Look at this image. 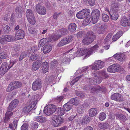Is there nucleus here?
I'll return each instance as SVG.
<instances>
[{
    "mask_svg": "<svg viewBox=\"0 0 130 130\" xmlns=\"http://www.w3.org/2000/svg\"><path fill=\"white\" fill-rule=\"evenodd\" d=\"M99 47L97 44H96L90 48L83 49L82 48L79 49L76 52L75 55L76 57H80L86 54L84 58H88L90 55L95 52L98 50Z\"/></svg>",
    "mask_w": 130,
    "mask_h": 130,
    "instance_id": "f257e3e1",
    "label": "nucleus"
},
{
    "mask_svg": "<svg viewBox=\"0 0 130 130\" xmlns=\"http://www.w3.org/2000/svg\"><path fill=\"white\" fill-rule=\"evenodd\" d=\"M41 98V96L38 94L32 96L30 100V104L26 107H25L22 110V112L24 113H27L29 112L31 110H35L36 104L38 101Z\"/></svg>",
    "mask_w": 130,
    "mask_h": 130,
    "instance_id": "f03ea898",
    "label": "nucleus"
},
{
    "mask_svg": "<svg viewBox=\"0 0 130 130\" xmlns=\"http://www.w3.org/2000/svg\"><path fill=\"white\" fill-rule=\"evenodd\" d=\"M57 108L54 105L47 106L46 108H44V112L47 115L49 116L53 113L56 111Z\"/></svg>",
    "mask_w": 130,
    "mask_h": 130,
    "instance_id": "7ed1b4c3",
    "label": "nucleus"
},
{
    "mask_svg": "<svg viewBox=\"0 0 130 130\" xmlns=\"http://www.w3.org/2000/svg\"><path fill=\"white\" fill-rule=\"evenodd\" d=\"M100 15V11L96 9L93 10L92 12V22L93 24L96 23L98 21Z\"/></svg>",
    "mask_w": 130,
    "mask_h": 130,
    "instance_id": "20e7f679",
    "label": "nucleus"
},
{
    "mask_svg": "<svg viewBox=\"0 0 130 130\" xmlns=\"http://www.w3.org/2000/svg\"><path fill=\"white\" fill-rule=\"evenodd\" d=\"M11 68L10 64L7 62H4L2 64L1 67H0V74L3 75Z\"/></svg>",
    "mask_w": 130,
    "mask_h": 130,
    "instance_id": "39448f33",
    "label": "nucleus"
},
{
    "mask_svg": "<svg viewBox=\"0 0 130 130\" xmlns=\"http://www.w3.org/2000/svg\"><path fill=\"white\" fill-rule=\"evenodd\" d=\"M121 66L118 64H113L109 66L107 69L108 72L110 73L118 72L121 70Z\"/></svg>",
    "mask_w": 130,
    "mask_h": 130,
    "instance_id": "423d86ee",
    "label": "nucleus"
},
{
    "mask_svg": "<svg viewBox=\"0 0 130 130\" xmlns=\"http://www.w3.org/2000/svg\"><path fill=\"white\" fill-rule=\"evenodd\" d=\"M42 81L40 79L37 80L32 84V88L34 91L40 89L42 87Z\"/></svg>",
    "mask_w": 130,
    "mask_h": 130,
    "instance_id": "0eeeda50",
    "label": "nucleus"
},
{
    "mask_svg": "<svg viewBox=\"0 0 130 130\" xmlns=\"http://www.w3.org/2000/svg\"><path fill=\"white\" fill-rule=\"evenodd\" d=\"M94 63V65L92 67L93 70H99L102 68L104 67V62L101 61L96 60Z\"/></svg>",
    "mask_w": 130,
    "mask_h": 130,
    "instance_id": "6e6552de",
    "label": "nucleus"
},
{
    "mask_svg": "<svg viewBox=\"0 0 130 130\" xmlns=\"http://www.w3.org/2000/svg\"><path fill=\"white\" fill-rule=\"evenodd\" d=\"M120 24L122 26L125 27L130 25V18L128 19L125 16H123L120 20Z\"/></svg>",
    "mask_w": 130,
    "mask_h": 130,
    "instance_id": "1a4fd4ad",
    "label": "nucleus"
},
{
    "mask_svg": "<svg viewBox=\"0 0 130 130\" xmlns=\"http://www.w3.org/2000/svg\"><path fill=\"white\" fill-rule=\"evenodd\" d=\"M72 37L69 36L62 39L59 43L58 46L60 47L69 43L72 40Z\"/></svg>",
    "mask_w": 130,
    "mask_h": 130,
    "instance_id": "9d476101",
    "label": "nucleus"
},
{
    "mask_svg": "<svg viewBox=\"0 0 130 130\" xmlns=\"http://www.w3.org/2000/svg\"><path fill=\"white\" fill-rule=\"evenodd\" d=\"M36 8V11L40 14L44 15L46 13L45 7L42 6L40 4H38L37 5Z\"/></svg>",
    "mask_w": 130,
    "mask_h": 130,
    "instance_id": "9b49d317",
    "label": "nucleus"
},
{
    "mask_svg": "<svg viewBox=\"0 0 130 130\" xmlns=\"http://www.w3.org/2000/svg\"><path fill=\"white\" fill-rule=\"evenodd\" d=\"M107 11L111 16V18L113 20H116L119 17V14L118 11H115L113 10H109L108 9L107 10Z\"/></svg>",
    "mask_w": 130,
    "mask_h": 130,
    "instance_id": "f8f14e48",
    "label": "nucleus"
},
{
    "mask_svg": "<svg viewBox=\"0 0 130 130\" xmlns=\"http://www.w3.org/2000/svg\"><path fill=\"white\" fill-rule=\"evenodd\" d=\"M111 98L112 100L117 101H122L123 100V97L122 95L118 93H115L112 95Z\"/></svg>",
    "mask_w": 130,
    "mask_h": 130,
    "instance_id": "ddd939ff",
    "label": "nucleus"
},
{
    "mask_svg": "<svg viewBox=\"0 0 130 130\" xmlns=\"http://www.w3.org/2000/svg\"><path fill=\"white\" fill-rule=\"evenodd\" d=\"M12 110L8 108L4 120V122L5 123L7 122L13 115V112L12 111Z\"/></svg>",
    "mask_w": 130,
    "mask_h": 130,
    "instance_id": "4468645a",
    "label": "nucleus"
},
{
    "mask_svg": "<svg viewBox=\"0 0 130 130\" xmlns=\"http://www.w3.org/2000/svg\"><path fill=\"white\" fill-rule=\"evenodd\" d=\"M25 35L24 31L20 29L16 32L15 37L18 39H23Z\"/></svg>",
    "mask_w": 130,
    "mask_h": 130,
    "instance_id": "2eb2a0df",
    "label": "nucleus"
},
{
    "mask_svg": "<svg viewBox=\"0 0 130 130\" xmlns=\"http://www.w3.org/2000/svg\"><path fill=\"white\" fill-rule=\"evenodd\" d=\"M92 76L93 79H94V84L100 83L102 80V77L98 75L97 73H94Z\"/></svg>",
    "mask_w": 130,
    "mask_h": 130,
    "instance_id": "dca6fc26",
    "label": "nucleus"
},
{
    "mask_svg": "<svg viewBox=\"0 0 130 130\" xmlns=\"http://www.w3.org/2000/svg\"><path fill=\"white\" fill-rule=\"evenodd\" d=\"M113 57L118 60L122 61L124 60L126 57L125 55L123 54L117 53L113 55Z\"/></svg>",
    "mask_w": 130,
    "mask_h": 130,
    "instance_id": "f3484780",
    "label": "nucleus"
},
{
    "mask_svg": "<svg viewBox=\"0 0 130 130\" xmlns=\"http://www.w3.org/2000/svg\"><path fill=\"white\" fill-rule=\"evenodd\" d=\"M41 61L40 60H37L33 62L32 66V69L33 70L36 71L40 67Z\"/></svg>",
    "mask_w": 130,
    "mask_h": 130,
    "instance_id": "a211bd4d",
    "label": "nucleus"
},
{
    "mask_svg": "<svg viewBox=\"0 0 130 130\" xmlns=\"http://www.w3.org/2000/svg\"><path fill=\"white\" fill-rule=\"evenodd\" d=\"M19 102V101L18 100L14 99L10 103L8 108L13 110L18 105Z\"/></svg>",
    "mask_w": 130,
    "mask_h": 130,
    "instance_id": "6ab92c4d",
    "label": "nucleus"
},
{
    "mask_svg": "<svg viewBox=\"0 0 130 130\" xmlns=\"http://www.w3.org/2000/svg\"><path fill=\"white\" fill-rule=\"evenodd\" d=\"M89 39L92 42L95 38L94 34L92 31H89L87 32L86 35L85 36Z\"/></svg>",
    "mask_w": 130,
    "mask_h": 130,
    "instance_id": "aec40b11",
    "label": "nucleus"
},
{
    "mask_svg": "<svg viewBox=\"0 0 130 130\" xmlns=\"http://www.w3.org/2000/svg\"><path fill=\"white\" fill-rule=\"evenodd\" d=\"M28 55L29 57V61L30 62L35 60L39 58V56L38 55L35 54L33 53L29 52Z\"/></svg>",
    "mask_w": 130,
    "mask_h": 130,
    "instance_id": "412c9836",
    "label": "nucleus"
},
{
    "mask_svg": "<svg viewBox=\"0 0 130 130\" xmlns=\"http://www.w3.org/2000/svg\"><path fill=\"white\" fill-rule=\"evenodd\" d=\"M52 49V46L50 45L47 44L44 45L42 49V50L44 53L46 54L51 51Z\"/></svg>",
    "mask_w": 130,
    "mask_h": 130,
    "instance_id": "4be33fe9",
    "label": "nucleus"
},
{
    "mask_svg": "<svg viewBox=\"0 0 130 130\" xmlns=\"http://www.w3.org/2000/svg\"><path fill=\"white\" fill-rule=\"evenodd\" d=\"M63 108L66 111H67L72 108L73 105L69 101L64 104L63 106Z\"/></svg>",
    "mask_w": 130,
    "mask_h": 130,
    "instance_id": "5701e85b",
    "label": "nucleus"
},
{
    "mask_svg": "<svg viewBox=\"0 0 130 130\" xmlns=\"http://www.w3.org/2000/svg\"><path fill=\"white\" fill-rule=\"evenodd\" d=\"M123 32L122 31H120L117 32L116 34L114 35L112 37V40L115 41L122 35Z\"/></svg>",
    "mask_w": 130,
    "mask_h": 130,
    "instance_id": "b1692460",
    "label": "nucleus"
},
{
    "mask_svg": "<svg viewBox=\"0 0 130 130\" xmlns=\"http://www.w3.org/2000/svg\"><path fill=\"white\" fill-rule=\"evenodd\" d=\"M34 120L40 122H45L46 121V119L45 118L41 116H38L35 118Z\"/></svg>",
    "mask_w": 130,
    "mask_h": 130,
    "instance_id": "393cba45",
    "label": "nucleus"
},
{
    "mask_svg": "<svg viewBox=\"0 0 130 130\" xmlns=\"http://www.w3.org/2000/svg\"><path fill=\"white\" fill-rule=\"evenodd\" d=\"M97 112V110L96 108H92L89 110V116L93 117L95 116Z\"/></svg>",
    "mask_w": 130,
    "mask_h": 130,
    "instance_id": "a878e982",
    "label": "nucleus"
},
{
    "mask_svg": "<svg viewBox=\"0 0 130 130\" xmlns=\"http://www.w3.org/2000/svg\"><path fill=\"white\" fill-rule=\"evenodd\" d=\"M99 74L102 77V78H107L109 77V75L105 71L102 70L99 72Z\"/></svg>",
    "mask_w": 130,
    "mask_h": 130,
    "instance_id": "bb28decb",
    "label": "nucleus"
},
{
    "mask_svg": "<svg viewBox=\"0 0 130 130\" xmlns=\"http://www.w3.org/2000/svg\"><path fill=\"white\" fill-rule=\"evenodd\" d=\"M22 9V7L20 6L17 7L15 9V12L20 18L22 17V14L23 13Z\"/></svg>",
    "mask_w": 130,
    "mask_h": 130,
    "instance_id": "cd10ccee",
    "label": "nucleus"
},
{
    "mask_svg": "<svg viewBox=\"0 0 130 130\" xmlns=\"http://www.w3.org/2000/svg\"><path fill=\"white\" fill-rule=\"evenodd\" d=\"M52 118L53 120H55L56 121H60V123L62 124L63 122V120L59 115H53V116Z\"/></svg>",
    "mask_w": 130,
    "mask_h": 130,
    "instance_id": "c85d7f7f",
    "label": "nucleus"
},
{
    "mask_svg": "<svg viewBox=\"0 0 130 130\" xmlns=\"http://www.w3.org/2000/svg\"><path fill=\"white\" fill-rule=\"evenodd\" d=\"M91 118L89 117L88 115L85 116L82 119V124L84 125L85 124L88 123L91 119Z\"/></svg>",
    "mask_w": 130,
    "mask_h": 130,
    "instance_id": "c756f323",
    "label": "nucleus"
},
{
    "mask_svg": "<svg viewBox=\"0 0 130 130\" xmlns=\"http://www.w3.org/2000/svg\"><path fill=\"white\" fill-rule=\"evenodd\" d=\"M58 33L61 35H67L68 33V31L67 29L63 28L60 29L57 31Z\"/></svg>",
    "mask_w": 130,
    "mask_h": 130,
    "instance_id": "7c9ffc66",
    "label": "nucleus"
},
{
    "mask_svg": "<svg viewBox=\"0 0 130 130\" xmlns=\"http://www.w3.org/2000/svg\"><path fill=\"white\" fill-rule=\"evenodd\" d=\"M69 101L72 105H77L79 103V100L76 97L71 99Z\"/></svg>",
    "mask_w": 130,
    "mask_h": 130,
    "instance_id": "2f4dec72",
    "label": "nucleus"
},
{
    "mask_svg": "<svg viewBox=\"0 0 130 130\" xmlns=\"http://www.w3.org/2000/svg\"><path fill=\"white\" fill-rule=\"evenodd\" d=\"M42 64L43 65L42 69L44 73H45L47 72L48 70V63L46 62H43Z\"/></svg>",
    "mask_w": 130,
    "mask_h": 130,
    "instance_id": "473e14b6",
    "label": "nucleus"
},
{
    "mask_svg": "<svg viewBox=\"0 0 130 130\" xmlns=\"http://www.w3.org/2000/svg\"><path fill=\"white\" fill-rule=\"evenodd\" d=\"M116 117L120 121H125L126 120V116L123 115L117 114Z\"/></svg>",
    "mask_w": 130,
    "mask_h": 130,
    "instance_id": "72a5a7b5",
    "label": "nucleus"
},
{
    "mask_svg": "<svg viewBox=\"0 0 130 130\" xmlns=\"http://www.w3.org/2000/svg\"><path fill=\"white\" fill-rule=\"evenodd\" d=\"M76 28V25L74 23H71L68 27V29L71 31H75Z\"/></svg>",
    "mask_w": 130,
    "mask_h": 130,
    "instance_id": "f704fd0d",
    "label": "nucleus"
},
{
    "mask_svg": "<svg viewBox=\"0 0 130 130\" xmlns=\"http://www.w3.org/2000/svg\"><path fill=\"white\" fill-rule=\"evenodd\" d=\"M13 87H14L15 89L19 88L22 86V83L19 82H12V85Z\"/></svg>",
    "mask_w": 130,
    "mask_h": 130,
    "instance_id": "c9c22d12",
    "label": "nucleus"
},
{
    "mask_svg": "<svg viewBox=\"0 0 130 130\" xmlns=\"http://www.w3.org/2000/svg\"><path fill=\"white\" fill-rule=\"evenodd\" d=\"M107 28L106 25L103 24L101 25L100 30L99 31V34H103L105 32Z\"/></svg>",
    "mask_w": 130,
    "mask_h": 130,
    "instance_id": "e433bc0d",
    "label": "nucleus"
},
{
    "mask_svg": "<svg viewBox=\"0 0 130 130\" xmlns=\"http://www.w3.org/2000/svg\"><path fill=\"white\" fill-rule=\"evenodd\" d=\"M4 39L6 41L8 42H10L13 41V38L11 35H7L4 36Z\"/></svg>",
    "mask_w": 130,
    "mask_h": 130,
    "instance_id": "4c0bfd02",
    "label": "nucleus"
},
{
    "mask_svg": "<svg viewBox=\"0 0 130 130\" xmlns=\"http://www.w3.org/2000/svg\"><path fill=\"white\" fill-rule=\"evenodd\" d=\"M26 16L27 18L34 17L32 11L30 9H28L27 10Z\"/></svg>",
    "mask_w": 130,
    "mask_h": 130,
    "instance_id": "58836bf2",
    "label": "nucleus"
},
{
    "mask_svg": "<svg viewBox=\"0 0 130 130\" xmlns=\"http://www.w3.org/2000/svg\"><path fill=\"white\" fill-rule=\"evenodd\" d=\"M76 16L77 18L80 19H83L86 17L82 10L77 14Z\"/></svg>",
    "mask_w": 130,
    "mask_h": 130,
    "instance_id": "ea45409f",
    "label": "nucleus"
},
{
    "mask_svg": "<svg viewBox=\"0 0 130 130\" xmlns=\"http://www.w3.org/2000/svg\"><path fill=\"white\" fill-rule=\"evenodd\" d=\"M112 8L110 10H113L115 11H117L119 9V4L116 3L112 4Z\"/></svg>",
    "mask_w": 130,
    "mask_h": 130,
    "instance_id": "a19ab883",
    "label": "nucleus"
},
{
    "mask_svg": "<svg viewBox=\"0 0 130 130\" xmlns=\"http://www.w3.org/2000/svg\"><path fill=\"white\" fill-rule=\"evenodd\" d=\"M83 44L85 45H88L91 43L92 41H90L89 39L85 37L82 41Z\"/></svg>",
    "mask_w": 130,
    "mask_h": 130,
    "instance_id": "79ce46f5",
    "label": "nucleus"
},
{
    "mask_svg": "<svg viewBox=\"0 0 130 130\" xmlns=\"http://www.w3.org/2000/svg\"><path fill=\"white\" fill-rule=\"evenodd\" d=\"M109 124L106 122L101 123L100 125V127L101 129H105L108 127Z\"/></svg>",
    "mask_w": 130,
    "mask_h": 130,
    "instance_id": "37998d69",
    "label": "nucleus"
},
{
    "mask_svg": "<svg viewBox=\"0 0 130 130\" xmlns=\"http://www.w3.org/2000/svg\"><path fill=\"white\" fill-rule=\"evenodd\" d=\"M96 92H104L105 90V88L103 87H101L99 86H97L95 87Z\"/></svg>",
    "mask_w": 130,
    "mask_h": 130,
    "instance_id": "c03bdc74",
    "label": "nucleus"
},
{
    "mask_svg": "<svg viewBox=\"0 0 130 130\" xmlns=\"http://www.w3.org/2000/svg\"><path fill=\"white\" fill-rule=\"evenodd\" d=\"M3 31L4 33L7 34L10 32V28L8 25H6L3 28Z\"/></svg>",
    "mask_w": 130,
    "mask_h": 130,
    "instance_id": "a18cd8bd",
    "label": "nucleus"
},
{
    "mask_svg": "<svg viewBox=\"0 0 130 130\" xmlns=\"http://www.w3.org/2000/svg\"><path fill=\"white\" fill-rule=\"evenodd\" d=\"M75 93L77 96H79L81 98H83L85 96L84 93L81 91L76 90Z\"/></svg>",
    "mask_w": 130,
    "mask_h": 130,
    "instance_id": "49530a36",
    "label": "nucleus"
},
{
    "mask_svg": "<svg viewBox=\"0 0 130 130\" xmlns=\"http://www.w3.org/2000/svg\"><path fill=\"white\" fill-rule=\"evenodd\" d=\"M8 55L5 52H1L0 53V58L2 59H5L8 57Z\"/></svg>",
    "mask_w": 130,
    "mask_h": 130,
    "instance_id": "de8ad7c7",
    "label": "nucleus"
},
{
    "mask_svg": "<svg viewBox=\"0 0 130 130\" xmlns=\"http://www.w3.org/2000/svg\"><path fill=\"white\" fill-rule=\"evenodd\" d=\"M109 17L108 15L105 14H102V20L104 22H108L109 21Z\"/></svg>",
    "mask_w": 130,
    "mask_h": 130,
    "instance_id": "09e8293b",
    "label": "nucleus"
},
{
    "mask_svg": "<svg viewBox=\"0 0 130 130\" xmlns=\"http://www.w3.org/2000/svg\"><path fill=\"white\" fill-rule=\"evenodd\" d=\"M106 114L104 112L100 113L99 115V119L101 121L104 120L106 117Z\"/></svg>",
    "mask_w": 130,
    "mask_h": 130,
    "instance_id": "8fccbe9b",
    "label": "nucleus"
},
{
    "mask_svg": "<svg viewBox=\"0 0 130 130\" xmlns=\"http://www.w3.org/2000/svg\"><path fill=\"white\" fill-rule=\"evenodd\" d=\"M28 20L29 23L32 25H34L36 23V20L35 17L27 18Z\"/></svg>",
    "mask_w": 130,
    "mask_h": 130,
    "instance_id": "3c124183",
    "label": "nucleus"
},
{
    "mask_svg": "<svg viewBox=\"0 0 130 130\" xmlns=\"http://www.w3.org/2000/svg\"><path fill=\"white\" fill-rule=\"evenodd\" d=\"M64 110L62 108H58V113L59 115L62 116L65 113Z\"/></svg>",
    "mask_w": 130,
    "mask_h": 130,
    "instance_id": "603ef678",
    "label": "nucleus"
},
{
    "mask_svg": "<svg viewBox=\"0 0 130 130\" xmlns=\"http://www.w3.org/2000/svg\"><path fill=\"white\" fill-rule=\"evenodd\" d=\"M59 122L60 121H56L55 120H53L52 122V124L54 126L57 127L60 126L61 124Z\"/></svg>",
    "mask_w": 130,
    "mask_h": 130,
    "instance_id": "864d4df0",
    "label": "nucleus"
},
{
    "mask_svg": "<svg viewBox=\"0 0 130 130\" xmlns=\"http://www.w3.org/2000/svg\"><path fill=\"white\" fill-rule=\"evenodd\" d=\"M61 36L60 35L51 36H50V38H52L53 41H56L59 38L61 37Z\"/></svg>",
    "mask_w": 130,
    "mask_h": 130,
    "instance_id": "5fc2aeb1",
    "label": "nucleus"
},
{
    "mask_svg": "<svg viewBox=\"0 0 130 130\" xmlns=\"http://www.w3.org/2000/svg\"><path fill=\"white\" fill-rule=\"evenodd\" d=\"M47 39L46 38H44L41 40L39 42V45L40 46H43L47 42Z\"/></svg>",
    "mask_w": 130,
    "mask_h": 130,
    "instance_id": "6e6d98bb",
    "label": "nucleus"
},
{
    "mask_svg": "<svg viewBox=\"0 0 130 130\" xmlns=\"http://www.w3.org/2000/svg\"><path fill=\"white\" fill-rule=\"evenodd\" d=\"M82 10L83 13H84L86 17L89 15L90 12V10L89 9H85Z\"/></svg>",
    "mask_w": 130,
    "mask_h": 130,
    "instance_id": "4d7b16f0",
    "label": "nucleus"
},
{
    "mask_svg": "<svg viewBox=\"0 0 130 130\" xmlns=\"http://www.w3.org/2000/svg\"><path fill=\"white\" fill-rule=\"evenodd\" d=\"M31 126V127L33 130H35L38 127L39 124L37 123L34 122L32 124Z\"/></svg>",
    "mask_w": 130,
    "mask_h": 130,
    "instance_id": "13d9d810",
    "label": "nucleus"
},
{
    "mask_svg": "<svg viewBox=\"0 0 130 130\" xmlns=\"http://www.w3.org/2000/svg\"><path fill=\"white\" fill-rule=\"evenodd\" d=\"M90 22V20L88 17H87L83 21V24L85 25H87Z\"/></svg>",
    "mask_w": 130,
    "mask_h": 130,
    "instance_id": "bf43d9fd",
    "label": "nucleus"
},
{
    "mask_svg": "<svg viewBox=\"0 0 130 130\" xmlns=\"http://www.w3.org/2000/svg\"><path fill=\"white\" fill-rule=\"evenodd\" d=\"M26 55L27 54L26 52H22L20 55L19 59V61H21L22 60L26 57Z\"/></svg>",
    "mask_w": 130,
    "mask_h": 130,
    "instance_id": "052dcab7",
    "label": "nucleus"
},
{
    "mask_svg": "<svg viewBox=\"0 0 130 130\" xmlns=\"http://www.w3.org/2000/svg\"><path fill=\"white\" fill-rule=\"evenodd\" d=\"M50 64L51 67L53 68L56 66L58 64V62L57 61L54 60L52 61Z\"/></svg>",
    "mask_w": 130,
    "mask_h": 130,
    "instance_id": "680f3d73",
    "label": "nucleus"
},
{
    "mask_svg": "<svg viewBox=\"0 0 130 130\" xmlns=\"http://www.w3.org/2000/svg\"><path fill=\"white\" fill-rule=\"evenodd\" d=\"M21 130H28V126L27 124L25 123L23 124L21 126Z\"/></svg>",
    "mask_w": 130,
    "mask_h": 130,
    "instance_id": "e2e57ef3",
    "label": "nucleus"
},
{
    "mask_svg": "<svg viewBox=\"0 0 130 130\" xmlns=\"http://www.w3.org/2000/svg\"><path fill=\"white\" fill-rule=\"evenodd\" d=\"M64 98V96L63 95L58 96L56 98V99L57 101L58 102H60Z\"/></svg>",
    "mask_w": 130,
    "mask_h": 130,
    "instance_id": "0e129e2a",
    "label": "nucleus"
},
{
    "mask_svg": "<svg viewBox=\"0 0 130 130\" xmlns=\"http://www.w3.org/2000/svg\"><path fill=\"white\" fill-rule=\"evenodd\" d=\"M18 59H15L13 61H11L10 62V67H12L14 65V64H15L17 62V61L18 60Z\"/></svg>",
    "mask_w": 130,
    "mask_h": 130,
    "instance_id": "69168bd1",
    "label": "nucleus"
},
{
    "mask_svg": "<svg viewBox=\"0 0 130 130\" xmlns=\"http://www.w3.org/2000/svg\"><path fill=\"white\" fill-rule=\"evenodd\" d=\"M29 32L31 34H35L36 33V31L35 29L32 28H28Z\"/></svg>",
    "mask_w": 130,
    "mask_h": 130,
    "instance_id": "338daca9",
    "label": "nucleus"
},
{
    "mask_svg": "<svg viewBox=\"0 0 130 130\" xmlns=\"http://www.w3.org/2000/svg\"><path fill=\"white\" fill-rule=\"evenodd\" d=\"M63 61L65 64L69 63L70 62L69 59L67 57L63 59Z\"/></svg>",
    "mask_w": 130,
    "mask_h": 130,
    "instance_id": "774afa93",
    "label": "nucleus"
}]
</instances>
